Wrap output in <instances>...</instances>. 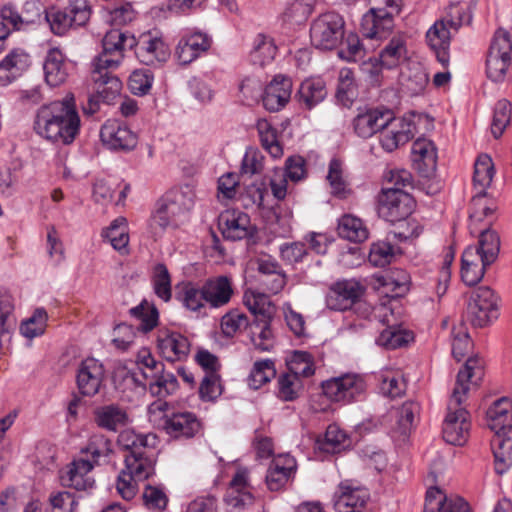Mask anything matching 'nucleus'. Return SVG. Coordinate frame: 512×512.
I'll return each mask as SVG.
<instances>
[{"instance_id": "6", "label": "nucleus", "mask_w": 512, "mask_h": 512, "mask_svg": "<svg viewBox=\"0 0 512 512\" xmlns=\"http://www.w3.org/2000/svg\"><path fill=\"white\" fill-rule=\"evenodd\" d=\"M345 20L336 12H326L317 16L310 25V41L319 50H333L343 40Z\"/></svg>"}, {"instance_id": "46", "label": "nucleus", "mask_w": 512, "mask_h": 512, "mask_svg": "<svg viewBox=\"0 0 512 512\" xmlns=\"http://www.w3.org/2000/svg\"><path fill=\"white\" fill-rule=\"evenodd\" d=\"M112 452L110 440L101 433L92 434L85 447L81 449L84 459H89L94 466L99 465L102 460H106Z\"/></svg>"}, {"instance_id": "10", "label": "nucleus", "mask_w": 512, "mask_h": 512, "mask_svg": "<svg viewBox=\"0 0 512 512\" xmlns=\"http://www.w3.org/2000/svg\"><path fill=\"white\" fill-rule=\"evenodd\" d=\"M512 41L510 34L498 29L493 37L486 60L487 76L494 82H503L511 64Z\"/></svg>"}, {"instance_id": "45", "label": "nucleus", "mask_w": 512, "mask_h": 512, "mask_svg": "<svg viewBox=\"0 0 512 512\" xmlns=\"http://www.w3.org/2000/svg\"><path fill=\"white\" fill-rule=\"evenodd\" d=\"M495 175V168L492 158L487 154H481L474 164L473 184L477 194L485 195L486 190L491 186Z\"/></svg>"}, {"instance_id": "2", "label": "nucleus", "mask_w": 512, "mask_h": 512, "mask_svg": "<svg viewBox=\"0 0 512 512\" xmlns=\"http://www.w3.org/2000/svg\"><path fill=\"white\" fill-rule=\"evenodd\" d=\"M81 120L73 94L40 106L35 115L34 130L55 144H71L80 132Z\"/></svg>"}, {"instance_id": "30", "label": "nucleus", "mask_w": 512, "mask_h": 512, "mask_svg": "<svg viewBox=\"0 0 512 512\" xmlns=\"http://www.w3.org/2000/svg\"><path fill=\"white\" fill-rule=\"evenodd\" d=\"M292 92V82L284 76H276L266 86L262 95L263 106L266 110L276 112L289 101Z\"/></svg>"}, {"instance_id": "25", "label": "nucleus", "mask_w": 512, "mask_h": 512, "mask_svg": "<svg viewBox=\"0 0 512 512\" xmlns=\"http://www.w3.org/2000/svg\"><path fill=\"white\" fill-rule=\"evenodd\" d=\"M206 301L211 309L226 306L234 295L232 278L226 275H218L207 279L203 283Z\"/></svg>"}, {"instance_id": "29", "label": "nucleus", "mask_w": 512, "mask_h": 512, "mask_svg": "<svg viewBox=\"0 0 512 512\" xmlns=\"http://www.w3.org/2000/svg\"><path fill=\"white\" fill-rule=\"evenodd\" d=\"M94 467L89 459H75L61 475L63 484L79 491L92 488L94 478L91 473Z\"/></svg>"}, {"instance_id": "4", "label": "nucleus", "mask_w": 512, "mask_h": 512, "mask_svg": "<svg viewBox=\"0 0 512 512\" xmlns=\"http://www.w3.org/2000/svg\"><path fill=\"white\" fill-rule=\"evenodd\" d=\"M193 206V195L189 189H173L157 202L150 219L151 233L157 237L166 229L182 224Z\"/></svg>"}, {"instance_id": "52", "label": "nucleus", "mask_w": 512, "mask_h": 512, "mask_svg": "<svg viewBox=\"0 0 512 512\" xmlns=\"http://www.w3.org/2000/svg\"><path fill=\"white\" fill-rule=\"evenodd\" d=\"M327 95L325 83L321 78H309L302 82L299 88L300 101L308 108H312Z\"/></svg>"}, {"instance_id": "27", "label": "nucleus", "mask_w": 512, "mask_h": 512, "mask_svg": "<svg viewBox=\"0 0 512 512\" xmlns=\"http://www.w3.org/2000/svg\"><path fill=\"white\" fill-rule=\"evenodd\" d=\"M390 110L369 109L359 112L353 120L355 133L361 138H370L389 123Z\"/></svg>"}, {"instance_id": "38", "label": "nucleus", "mask_w": 512, "mask_h": 512, "mask_svg": "<svg viewBox=\"0 0 512 512\" xmlns=\"http://www.w3.org/2000/svg\"><path fill=\"white\" fill-rule=\"evenodd\" d=\"M495 207L489 203L485 195L476 194L472 198L471 212H470V232L479 235L483 230H490Z\"/></svg>"}, {"instance_id": "55", "label": "nucleus", "mask_w": 512, "mask_h": 512, "mask_svg": "<svg viewBox=\"0 0 512 512\" xmlns=\"http://www.w3.org/2000/svg\"><path fill=\"white\" fill-rule=\"evenodd\" d=\"M251 341L255 349L261 352H269L275 346V337L270 322L260 320L251 327Z\"/></svg>"}, {"instance_id": "8", "label": "nucleus", "mask_w": 512, "mask_h": 512, "mask_svg": "<svg viewBox=\"0 0 512 512\" xmlns=\"http://www.w3.org/2000/svg\"><path fill=\"white\" fill-rule=\"evenodd\" d=\"M136 364L143 376L150 380V390L158 397H165L177 388V379L173 374H162L163 364L157 361L149 349L142 348L136 357Z\"/></svg>"}, {"instance_id": "5", "label": "nucleus", "mask_w": 512, "mask_h": 512, "mask_svg": "<svg viewBox=\"0 0 512 512\" xmlns=\"http://www.w3.org/2000/svg\"><path fill=\"white\" fill-rule=\"evenodd\" d=\"M155 457L153 450L125 455V467L120 472L116 489L125 500L134 498L139 482L154 474Z\"/></svg>"}, {"instance_id": "14", "label": "nucleus", "mask_w": 512, "mask_h": 512, "mask_svg": "<svg viewBox=\"0 0 512 512\" xmlns=\"http://www.w3.org/2000/svg\"><path fill=\"white\" fill-rule=\"evenodd\" d=\"M156 347L162 358L170 362L185 360L190 352V342L181 332L161 327L157 331Z\"/></svg>"}, {"instance_id": "34", "label": "nucleus", "mask_w": 512, "mask_h": 512, "mask_svg": "<svg viewBox=\"0 0 512 512\" xmlns=\"http://www.w3.org/2000/svg\"><path fill=\"white\" fill-rule=\"evenodd\" d=\"M423 512H471L469 505L460 497H447L438 488L427 490Z\"/></svg>"}, {"instance_id": "3", "label": "nucleus", "mask_w": 512, "mask_h": 512, "mask_svg": "<svg viewBox=\"0 0 512 512\" xmlns=\"http://www.w3.org/2000/svg\"><path fill=\"white\" fill-rule=\"evenodd\" d=\"M500 250V240L496 232L483 230L479 241L468 246L461 258V277L466 285L477 284L484 276L486 267L497 258Z\"/></svg>"}, {"instance_id": "57", "label": "nucleus", "mask_w": 512, "mask_h": 512, "mask_svg": "<svg viewBox=\"0 0 512 512\" xmlns=\"http://www.w3.org/2000/svg\"><path fill=\"white\" fill-rule=\"evenodd\" d=\"M302 389V380L291 372L281 374L277 379L276 395L283 401L297 399Z\"/></svg>"}, {"instance_id": "42", "label": "nucleus", "mask_w": 512, "mask_h": 512, "mask_svg": "<svg viewBox=\"0 0 512 512\" xmlns=\"http://www.w3.org/2000/svg\"><path fill=\"white\" fill-rule=\"evenodd\" d=\"M312 10V0H289L286 2L279 19L284 26H300L306 22Z\"/></svg>"}, {"instance_id": "22", "label": "nucleus", "mask_w": 512, "mask_h": 512, "mask_svg": "<svg viewBox=\"0 0 512 512\" xmlns=\"http://www.w3.org/2000/svg\"><path fill=\"white\" fill-rule=\"evenodd\" d=\"M135 54L140 62L145 65H156L165 62L170 51L165 42L156 36L150 34L142 35L136 40Z\"/></svg>"}, {"instance_id": "24", "label": "nucleus", "mask_w": 512, "mask_h": 512, "mask_svg": "<svg viewBox=\"0 0 512 512\" xmlns=\"http://www.w3.org/2000/svg\"><path fill=\"white\" fill-rule=\"evenodd\" d=\"M200 422L192 412H176L164 415L162 427L173 438H191L200 430Z\"/></svg>"}, {"instance_id": "36", "label": "nucleus", "mask_w": 512, "mask_h": 512, "mask_svg": "<svg viewBox=\"0 0 512 512\" xmlns=\"http://www.w3.org/2000/svg\"><path fill=\"white\" fill-rule=\"evenodd\" d=\"M486 422L493 432L512 430V400L501 397L486 412Z\"/></svg>"}, {"instance_id": "41", "label": "nucleus", "mask_w": 512, "mask_h": 512, "mask_svg": "<svg viewBox=\"0 0 512 512\" xmlns=\"http://www.w3.org/2000/svg\"><path fill=\"white\" fill-rule=\"evenodd\" d=\"M176 298L191 312H201L208 306L203 285L199 286L193 282L179 284Z\"/></svg>"}, {"instance_id": "28", "label": "nucleus", "mask_w": 512, "mask_h": 512, "mask_svg": "<svg viewBox=\"0 0 512 512\" xmlns=\"http://www.w3.org/2000/svg\"><path fill=\"white\" fill-rule=\"evenodd\" d=\"M451 28L441 19L437 20L426 32V43L435 53L439 63L444 67L449 64V48L451 43Z\"/></svg>"}, {"instance_id": "44", "label": "nucleus", "mask_w": 512, "mask_h": 512, "mask_svg": "<svg viewBox=\"0 0 512 512\" xmlns=\"http://www.w3.org/2000/svg\"><path fill=\"white\" fill-rule=\"evenodd\" d=\"M277 54V46L273 38L258 34L253 42L250 52V61L253 65L266 66L273 62Z\"/></svg>"}, {"instance_id": "19", "label": "nucleus", "mask_w": 512, "mask_h": 512, "mask_svg": "<svg viewBox=\"0 0 512 512\" xmlns=\"http://www.w3.org/2000/svg\"><path fill=\"white\" fill-rule=\"evenodd\" d=\"M362 287L355 280H344L335 283L326 296V305L335 311H344L352 307L361 296Z\"/></svg>"}, {"instance_id": "63", "label": "nucleus", "mask_w": 512, "mask_h": 512, "mask_svg": "<svg viewBox=\"0 0 512 512\" xmlns=\"http://www.w3.org/2000/svg\"><path fill=\"white\" fill-rule=\"evenodd\" d=\"M441 20L445 21V24L453 31H458L461 26L470 24L472 15L468 5L452 3L447 8L446 14Z\"/></svg>"}, {"instance_id": "7", "label": "nucleus", "mask_w": 512, "mask_h": 512, "mask_svg": "<svg viewBox=\"0 0 512 512\" xmlns=\"http://www.w3.org/2000/svg\"><path fill=\"white\" fill-rule=\"evenodd\" d=\"M134 36L119 29L109 30L102 40V52L95 58L93 66L98 70H115L124 59L127 48H134Z\"/></svg>"}, {"instance_id": "16", "label": "nucleus", "mask_w": 512, "mask_h": 512, "mask_svg": "<svg viewBox=\"0 0 512 512\" xmlns=\"http://www.w3.org/2000/svg\"><path fill=\"white\" fill-rule=\"evenodd\" d=\"M219 229L225 239L242 240L252 233L250 217L245 212L228 209L222 212L218 221Z\"/></svg>"}, {"instance_id": "53", "label": "nucleus", "mask_w": 512, "mask_h": 512, "mask_svg": "<svg viewBox=\"0 0 512 512\" xmlns=\"http://www.w3.org/2000/svg\"><path fill=\"white\" fill-rule=\"evenodd\" d=\"M401 253V249L392 245L389 241H377L371 245L368 260L375 267H384L394 261Z\"/></svg>"}, {"instance_id": "12", "label": "nucleus", "mask_w": 512, "mask_h": 512, "mask_svg": "<svg viewBox=\"0 0 512 512\" xmlns=\"http://www.w3.org/2000/svg\"><path fill=\"white\" fill-rule=\"evenodd\" d=\"M366 389L363 378L357 374H345L322 383L323 394L334 402L350 403Z\"/></svg>"}, {"instance_id": "35", "label": "nucleus", "mask_w": 512, "mask_h": 512, "mask_svg": "<svg viewBox=\"0 0 512 512\" xmlns=\"http://www.w3.org/2000/svg\"><path fill=\"white\" fill-rule=\"evenodd\" d=\"M407 35L402 32L394 34L380 53L381 65L393 69L405 63L409 58Z\"/></svg>"}, {"instance_id": "54", "label": "nucleus", "mask_w": 512, "mask_h": 512, "mask_svg": "<svg viewBox=\"0 0 512 512\" xmlns=\"http://www.w3.org/2000/svg\"><path fill=\"white\" fill-rule=\"evenodd\" d=\"M276 376L275 362L271 359H263L254 362L249 376L248 385L253 389H259L270 382Z\"/></svg>"}, {"instance_id": "39", "label": "nucleus", "mask_w": 512, "mask_h": 512, "mask_svg": "<svg viewBox=\"0 0 512 512\" xmlns=\"http://www.w3.org/2000/svg\"><path fill=\"white\" fill-rule=\"evenodd\" d=\"M102 238L121 255L129 254V228L125 217L114 219L101 232Z\"/></svg>"}, {"instance_id": "58", "label": "nucleus", "mask_w": 512, "mask_h": 512, "mask_svg": "<svg viewBox=\"0 0 512 512\" xmlns=\"http://www.w3.org/2000/svg\"><path fill=\"white\" fill-rule=\"evenodd\" d=\"M338 55L348 62L361 61L366 56V48L356 33L344 35Z\"/></svg>"}, {"instance_id": "11", "label": "nucleus", "mask_w": 512, "mask_h": 512, "mask_svg": "<svg viewBox=\"0 0 512 512\" xmlns=\"http://www.w3.org/2000/svg\"><path fill=\"white\" fill-rule=\"evenodd\" d=\"M413 208V198L401 188H383L378 196V214L386 221L404 220Z\"/></svg>"}, {"instance_id": "61", "label": "nucleus", "mask_w": 512, "mask_h": 512, "mask_svg": "<svg viewBox=\"0 0 512 512\" xmlns=\"http://www.w3.org/2000/svg\"><path fill=\"white\" fill-rule=\"evenodd\" d=\"M512 107L507 99L499 100L493 111L491 133L495 138H499L504 133L511 121Z\"/></svg>"}, {"instance_id": "17", "label": "nucleus", "mask_w": 512, "mask_h": 512, "mask_svg": "<svg viewBox=\"0 0 512 512\" xmlns=\"http://www.w3.org/2000/svg\"><path fill=\"white\" fill-rule=\"evenodd\" d=\"M253 500L249 471L239 468L230 481L224 501L229 507L238 509L251 505Z\"/></svg>"}, {"instance_id": "31", "label": "nucleus", "mask_w": 512, "mask_h": 512, "mask_svg": "<svg viewBox=\"0 0 512 512\" xmlns=\"http://www.w3.org/2000/svg\"><path fill=\"white\" fill-rule=\"evenodd\" d=\"M44 79L47 85L57 87L68 78L70 64L58 48L48 50L43 63Z\"/></svg>"}, {"instance_id": "9", "label": "nucleus", "mask_w": 512, "mask_h": 512, "mask_svg": "<svg viewBox=\"0 0 512 512\" xmlns=\"http://www.w3.org/2000/svg\"><path fill=\"white\" fill-rule=\"evenodd\" d=\"M467 320L476 328L490 325L498 317V298L489 287L481 286L471 292Z\"/></svg>"}, {"instance_id": "48", "label": "nucleus", "mask_w": 512, "mask_h": 512, "mask_svg": "<svg viewBox=\"0 0 512 512\" xmlns=\"http://www.w3.org/2000/svg\"><path fill=\"white\" fill-rule=\"evenodd\" d=\"M349 446L348 435L336 424L329 425L324 436L316 441L317 449L327 453L340 452Z\"/></svg>"}, {"instance_id": "62", "label": "nucleus", "mask_w": 512, "mask_h": 512, "mask_svg": "<svg viewBox=\"0 0 512 512\" xmlns=\"http://www.w3.org/2000/svg\"><path fill=\"white\" fill-rule=\"evenodd\" d=\"M243 302L247 309L254 315L268 317L273 312V306L269 297L254 290H247L243 295Z\"/></svg>"}, {"instance_id": "47", "label": "nucleus", "mask_w": 512, "mask_h": 512, "mask_svg": "<svg viewBox=\"0 0 512 512\" xmlns=\"http://www.w3.org/2000/svg\"><path fill=\"white\" fill-rule=\"evenodd\" d=\"M256 127L262 147L272 158H281L284 151L279 141L277 129L267 119H259Z\"/></svg>"}, {"instance_id": "26", "label": "nucleus", "mask_w": 512, "mask_h": 512, "mask_svg": "<svg viewBox=\"0 0 512 512\" xmlns=\"http://www.w3.org/2000/svg\"><path fill=\"white\" fill-rule=\"evenodd\" d=\"M211 46V38L202 32L186 33L176 48V57L181 64H189L207 51Z\"/></svg>"}, {"instance_id": "43", "label": "nucleus", "mask_w": 512, "mask_h": 512, "mask_svg": "<svg viewBox=\"0 0 512 512\" xmlns=\"http://www.w3.org/2000/svg\"><path fill=\"white\" fill-rule=\"evenodd\" d=\"M119 446L127 450L128 454L135 452H144L146 450H153L157 444V437L155 434H137L134 430H123L117 440Z\"/></svg>"}, {"instance_id": "15", "label": "nucleus", "mask_w": 512, "mask_h": 512, "mask_svg": "<svg viewBox=\"0 0 512 512\" xmlns=\"http://www.w3.org/2000/svg\"><path fill=\"white\" fill-rule=\"evenodd\" d=\"M382 130L380 144L385 151L392 152L413 138L416 126L412 117L396 118L391 112V119Z\"/></svg>"}, {"instance_id": "51", "label": "nucleus", "mask_w": 512, "mask_h": 512, "mask_svg": "<svg viewBox=\"0 0 512 512\" xmlns=\"http://www.w3.org/2000/svg\"><path fill=\"white\" fill-rule=\"evenodd\" d=\"M110 70H98L94 67L92 77L98 94L104 100H111L120 93L122 83L118 77L109 73Z\"/></svg>"}, {"instance_id": "56", "label": "nucleus", "mask_w": 512, "mask_h": 512, "mask_svg": "<svg viewBox=\"0 0 512 512\" xmlns=\"http://www.w3.org/2000/svg\"><path fill=\"white\" fill-rule=\"evenodd\" d=\"M378 280L387 291L396 297L404 295L409 290L411 283L410 275L403 269H393L379 277Z\"/></svg>"}, {"instance_id": "20", "label": "nucleus", "mask_w": 512, "mask_h": 512, "mask_svg": "<svg viewBox=\"0 0 512 512\" xmlns=\"http://www.w3.org/2000/svg\"><path fill=\"white\" fill-rule=\"evenodd\" d=\"M31 56L21 48L11 50L0 62V85L7 86L28 71Z\"/></svg>"}, {"instance_id": "64", "label": "nucleus", "mask_w": 512, "mask_h": 512, "mask_svg": "<svg viewBox=\"0 0 512 512\" xmlns=\"http://www.w3.org/2000/svg\"><path fill=\"white\" fill-rule=\"evenodd\" d=\"M152 284L155 294L164 302L172 296L171 277L164 264H157L153 270Z\"/></svg>"}, {"instance_id": "40", "label": "nucleus", "mask_w": 512, "mask_h": 512, "mask_svg": "<svg viewBox=\"0 0 512 512\" xmlns=\"http://www.w3.org/2000/svg\"><path fill=\"white\" fill-rule=\"evenodd\" d=\"M96 424L109 431H117L130 422L127 411L115 404H109L95 411Z\"/></svg>"}, {"instance_id": "21", "label": "nucleus", "mask_w": 512, "mask_h": 512, "mask_svg": "<svg viewBox=\"0 0 512 512\" xmlns=\"http://www.w3.org/2000/svg\"><path fill=\"white\" fill-rule=\"evenodd\" d=\"M297 463L288 453L275 456L267 470L266 484L271 491H278L284 487L295 474Z\"/></svg>"}, {"instance_id": "49", "label": "nucleus", "mask_w": 512, "mask_h": 512, "mask_svg": "<svg viewBox=\"0 0 512 512\" xmlns=\"http://www.w3.org/2000/svg\"><path fill=\"white\" fill-rule=\"evenodd\" d=\"M413 339L414 337L411 331L394 324L380 332L376 343L386 349H397L407 346Z\"/></svg>"}, {"instance_id": "37", "label": "nucleus", "mask_w": 512, "mask_h": 512, "mask_svg": "<svg viewBox=\"0 0 512 512\" xmlns=\"http://www.w3.org/2000/svg\"><path fill=\"white\" fill-rule=\"evenodd\" d=\"M491 447L495 457V470L502 475L512 465V430L494 432Z\"/></svg>"}, {"instance_id": "50", "label": "nucleus", "mask_w": 512, "mask_h": 512, "mask_svg": "<svg viewBox=\"0 0 512 512\" xmlns=\"http://www.w3.org/2000/svg\"><path fill=\"white\" fill-rule=\"evenodd\" d=\"M338 234L351 242H363L369 232L364 222L353 215H344L338 222Z\"/></svg>"}, {"instance_id": "33", "label": "nucleus", "mask_w": 512, "mask_h": 512, "mask_svg": "<svg viewBox=\"0 0 512 512\" xmlns=\"http://www.w3.org/2000/svg\"><path fill=\"white\" fill-rule=\"evenodd\" d=\"M412 161L415 168L425 177L434 174L437 167V149L434 143L426 138L417 139L412 145Z\"/></svg>"}, {"instance_id": "32", "label": "nucleus", "mask_w": 512, "mask_h": 512, "mask_svg": "<svg viewBox=\"0 0 512 512\" xmlns=\"http://www.w3.org/2000/svg\"><path fill=\"white\" fill-rule=\"evenodd\" d=\"M396 15L384 12L367 11L361 21V29L365 38L382 40L387 38L394 28V17Z\"/></svg>"}, {"instance_id": "13", "label": "nucleus", "mask_w": 512, "mask_h": 512, "mask_svg": "<svg viewBox=\"0 0 512 512\" xmlns=\"http://www.w3.org/2000/svg\"><path fill=\"white\" fill-rule=\"evenodd\" d=\"M102 144L111 151L129 152L138 143L137 134L129 126L116 120L106 121L100 130Z\"/></svg>"}, {"instance_id": "23", "label": "nucleus", "mask_w": 512, "mask_h": 512, "mask_svg": "<svg viewBox=\"0 0 512 512\" xmlns=\"http://www.w3.org/2000/svg\"><path fill=\"white\" fill-rule=\"evenodd\" d=\"M104 378L103 365L94 358L82 361L77 373V385L81 394L94 396L100 390Z\"/></svg>"}, {"instance_id": "59", "label": "nucleus", "mask_w": 512, "mask_h": 512, "mask_svg": "<svg viewBox=\"0 0 512 512\" xmlns=\"http://www.w3.org/2000/svg\"><path fill=\"white\" fill-rule=\"evenodd\" d=\"M419 411V404L413 401L405 402L395 410L396 429L401 435H407L411 431Z\"/></svg>"}, {"instance_id": "60", "label": "nucleus", "mask_w": 512, "mask_h": 512, "mask_svg": "<svg viewBox=\"0 0 512 512\" xmlns=\"http://www.w3.org/2000/svg\"><path fill=\"white\" fill-rule=\"evenodd\" d=\"M48 314L44 308H37L33 314L24 320L20 326L21 334L28 339L44 334L47 326Z\"/></svg>"}, {"instance_id": "18", "label": "nucleus", "mask_w": 512, "mask_h": 512, "mask_svg": "<svg viewBox=\"0 0 512 512\" xmlns=\"http://www.w3.org/2000/svg\"><path fill=\"white\" fill-rule=\"evenodd\" d=\"M368 499L367 490L358 483L345 480L340 482L333 495V505L337 512L356 510L363 507Z\"/></svg>"}, {"instance_id": "1", "label": "nucleus", "mask_w": 512, "mask_h": 512, "mask_svg": "<svg viewBox=\"0 0 512 512\" xmlns=\"http://www.w3.org/2000/svg\"><path fill=\"white\" fill-rule=\"evenodd\" d=\"M484 376V362L470 357L459 370L455 385L447 403V414L443 422V438L452 445H463L469 437L470 416L464 404L469 392L476 388Z\"/></svg>"}]
</instances>
